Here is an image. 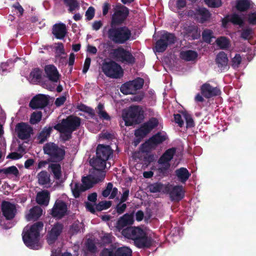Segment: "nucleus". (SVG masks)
<instances>
[{
	"label": "nucleus",
	"instance_id": "nucleus-51",
	"mask_svg": "<svg viewBox=\"0 0 256 256\" xmlns=\"http://www.w3.org/2000/svg\"><path fill=\"white\" fill-rule=\"evenodd\" d=\"M4 174H12L17 177L19 175V171L16 166H12L7 168H4Z\"/></svg>",
	"mask_w": 256,
	"mask_h": 256
},
{
	"label": "nucleus",
	"instance_id": "nucleus-33",
	"mask_svg": "<svg viewBox=\"0 0 256 256\" xmlns=\"http://www.w3.org/2000/svg\"><path fill=\"white\" fill-rule=\"evenodd\" d=\"M166 187V184H164L160 182H156L153 184H150L148 188L151 193H156L162 192H164V189Z\"/></svg>",
	"mask_w": 256,
	"mask_h": 256
},
{
	"label": "nucleus",
	"instance_id": "nucleus-21",
	"mask_svg": "<svg viewBox=\"0 0 256 256\" xmlns=\"http://www.w3.org/2000/svg\"><path fill=\"white\" fill-rule=\"evenodd\" d=\"M182 118L184 119L186 122V128H190L194 126V120L191 116L188 114L184 112L182 113V114H176L174 115V121L180 127H182L184 124Z\"/></svg>",
	"mask_w": 256,
	"mask_h": 256
},
{
	"label": "nucleus",
	"instance_id": "nucleus-6",
	"mask_svg": "<svg viewBox=\"0 0 256 256\" xmlns=\"http://www.w3.org/2000/svg\"><path fill=\"white\" fill-rule=\"evenodd\" d=\"M44 153L49 156L48 162H59L62 161L65 156V150L58 145H44Z\"/></svg>",
	"mask_w": 256,
	"mask_h": 256
},
{
	"label": "nucleus",
	"instance_id": "nucleus-38",
	"mask_svg": "<svg viewBox=\"0 0 256 256\" xmlns=\"http://www.w3.org/2000/svg\"><path fill=\"white\" fill-rule=\"evenodd\" d=\"M38 179L40 185L46 184L50 182V175L45 170H42L38 174Z\"/></svg>",
	"mask_w": 256,
	"mask_h": 256
},
{
	"label": "nucleus",
	"instance_id": "nucleus-5",
	"mask_svg": "<svg viewBox=\"0 0 256 256\" xmlns=\"http://www.w3.org/2000/svg\"><path fill=\"white\" fill-rule=\"evenodd\" d=\"M122 118L126 126H131L134 124L140 122L144 118V111L138 106L130 107L127 110L122 112Z\"/></svg>",
	"mask_w": 256,
	"mask_h": 256
},
{
	"label": "nucleus",
	"instance_id": "nucleus-48",
	"mask_svg": "<svg viewBox=\"0 0 256 256\" xmlns=\"http://www.w3.org/2000/svg\"><path fill=\"white\" fill-rule=\"evenodd\" d=\"M42 114L40 112H34L30 116V122L35 124L40 122L42 119Z\"/></svg>",
	"mask_w": 256,
	"mask_h": 256
},
{
	"label": "nucleus",
	"instance_id": "nucleus-22",
	"mask_svg": "<svg viewBox=\"0 0 256 256\" xmlns=\"http://www.w3.org/2000/svg\"><path fill=\"white\" fill-rule=\"evenodd\" d=\"M46 76L51 82H56L60 79V74L55 66L47 65L44 68Z\"/></svg>",
	"mask_w": 256,
	"mask_h": 256
},
{
	"label": "nucleus",
	"instance_id": "nucleus-62",
	"mask_svg": "<svg viewBox=\"0 0 256 256\" xmlns=\"http://www.w3.org/2000/svg\"><path fill=\"white\" fill-rule=\"evenodd\" d=\"M94 15V9L93 7L90 6L86 12V16L88 20H91Z\"/></svg>",
	"mask_w": 256,
	"mask_h": 256
},
{
	"label": "nucleus",
	"instance_id": "nucleus-8",
	"mask_svg": "<svg viewBox=\"0 0 256 256\" xmlns=\"http://www.w3.org/2000/svg\"><path fill=\"white\" fill-rule=\"evenodd\" d=\"M102 70L106 76L112 78H120L123 74L121 66L112 61L104 63Z\"/></svg>",
	"mask_w": 256,
	"mask_h": 256
},
{
	"label": "nucleus",
	"instance_id": "nucleus-41",
	"mask_svg": "<svg viewBox=\"0 0 256 256\" xmlns=\"http://www.w3.org/2000/svg\"><path fill=\"white\" fill-rule=\"evenodd\" d=\"M40 71L38 69H34L30 73L28 80L30 82L34 84L38 82L40 80Z\"/></svg>",
	"mask_w": 256,
	"mask_h": 256
},
{
	"label": "nucleus",
	"instance_id": "nucleus-54",
	"mask_svg": "<svg viewBox=\"0 0 256 256\" xmlns=\"http://www.w3.org/2000/svg\"><path fill=\"white\" fill-rule=\"evenodd\" d=\"M253 32L252 29L246 28L241 32L240 36L244 40H250L252 36Z\"/></svg>",
	"mask_w": 256,
	"mask_h": 256
},
{
	"label": "nucleus",
	"instance_id": "nucleus-10",
	"mask_svg": "<svg viewBox=\"0 0 256 256\" xmlns=\"http://www.w3.org/2000/svg\"><path fill=\"white\" fill-rule=\"evenodd\" d=\"M164 192L169 194L172 200L179 202L184 196V190L182 186H174L170 184H166Z\"/></svg>",
	"mask_w": 256,
	"mask_h": 256
},
{
	"label": "nucleus",
	"instance_id": "nucleus-14",
	"mask_svg": "<svg viewBox=\"0 0 256 256\" xmlns=\"http://www.w3.org/2000/svg\"><path fill=\"white\" fill-rule=\"evenodd\" d=\"M64 226L60 222H56L52 226L51 230L48 232L46 241L48 244H54L58 240V236L62 233Z\"/></svg>",
	"mask_w": 256,
	"mask_h": 256
},
{
	"label": "nucleus",
	"instance_id": "nucleus-15",
	"mask_svg": "<svg viewBox=\"0 0 256 256\" xmlns=\"http://www.w3.org/2000/svg\"><path fill=\"white\" fill-rule=\"evenodd\" d=\"M114 14L112 16V24L122 22L126 18L128 14V8L120 5H116L114 8Z\"/></svg>",
	"mask_w": 256,
	"mask_h": 256
},
{
	"label": "nucleus",
	"instance_id": "nucleus-50",
	"mask_svg": "<svg viewBox=\"0 0 256 256\" xmlns=\"http://www.w3.org/2000/svg\"><path fill=\"white\" fill-rule=\"evenodd\" d=\"M98 114L100 118L104 120H110V118L108 114L104 110L103 104H100L97 107Z\"/></svg>",
	"mask_w": 256,
	"mask_h": 256
},
{
	"label": "nucleus",
	"instance_id": "nucleus-29",
	"mask_svg": "<svg viewBox=\"0 0 256 256\" xmlns=\"http://www.w3.org/2000/svg\"><path fill=\"white\" fill-rule=\"evenodd\" d=\"M216 62L220 70H224L226 68L228 62L226 54L223 52L218 53L216 57Z\"/></svg>",
	"mask_w": 256,
	"mask_h": 256
},
{
	"label": "nucleus",
	"instance_id": "nucleus-19",
	"mask_svg": "<svg viewBox=\"0 0 256 256\" xmlns=\"http://www.w3.org/2000/svg\"><path fill=\"white\" fill-rule=\"evenodd\" d=\"M96 154L106 162L113 157V150L110 145H98Z\"/></svg>",
	"mask_w": 256,
	"mask_h": 256
},
{
	"label": "nucleus",
	"instance_id": "nucleus-25",
	"mask_svg": "<svg viewBox=\"0 0 256 256\" xmlns=\"http://www.w3.org/2000/svg\"><path fill=\"white\" fill-rule=\"evenodd\" d=\"M90 165L98 172L104 173L102 170H104L106 166V161L101 158L100 157L96 154L95 158H93L90 160Z\"/></svg>",
	"mask_w": 256,
	"mask_h": 256
},
{
	"label": "nucleus",
	"instance_id": "nucleus-32",
	"mask_svg": "<svg viewBox=\"0 0 256 256\" xmlns=\"http://www.w3.org/2000/svg\"><path fill=\"white\" fill-rule=\"evenodd\" d=\"M183 30V32L186 35L191 37L192 39L197 38L200 36V32H198L197 27L193 25L184 27Z\"/></svg>",
	"mask_w": 256,
	"mask_h": 256
},
{
	"label": "nucleus",
	"instance_id": "nucleus-11",
	"mask_svg": "<svg viewBox=\"0 0 256 256\" xmlns=\"http://www.w3.org/2000/svg\"><path fill=\"white\" fill-rule=\"evenodd\" d=\"M67 205L64 202L56 200L51 210L50 214L53 218L60 220L67 215Z\"/></svg>",
	"mask_w": 256,
	"mask_h": 256
},
{
	"label": "nucleus",
	"instance_id": "nucleus-34",
	"mask_svg": "<svg viewBox=\"0 0 256 256\" xmlns=\"http://www.w3.org/2000/svg\"><path fill=\"white\" fill-rule=\"evenodd\" d=\"M180 56L184 60L194 61L197 58L198 54L196 52L192 50L182 51L180 52Z\"/></svg>",
	"mask_w": 256,
	"mask_h": 256
},
{
	"label": "nucleus",
	"instance_id": "nucleus-44",
	"mask_svg": "<svg viewBox=\"0 0 256 256\" xmlns=\"http://www.w3.org/2000/svg\"><path fill=\"white\" fill-rule=\"evenodd\" d=\"M226 20L231 22L234 24L242 26L244 24V20L238 14H234L226 18Z\"/></svg>",
	"mask_w": 256,
	"mask_h": 256
},
{
	"label": "nucleus",
	"instance_id": "nucleus-7",
	"mask_svg": "<svg viewBox=\"0 0 256 256\" xmlns=\"http://www.w3.org/2000/svg\"><path fill=\"white\" fill-rule=\"evenodd\" d=\"M158 124V120L155 118H152L142 125L139 128L136 130L134 133L135 142L139 143L141 140L145 137Z\"/></svg>",
	"mask_w": 256,
	"mask_h": 256
},
{
	"label": "nucleus",
	"instance_id": "nucleus-49",
	"mask_svg": "<svg viewBox=\"0 0 256 256\" xmlns=\"http://www.w3.org/2000/svg\"><path fill=\"white\" fill-rule=\"evenodd\" d=\"M116 247L111 246L108 248H104L100 253V256H115Z\"/></svg>",
	"mask_w": 256,
	"mask_h": 256
},
{
	"label": "nucleus",
	"instance_id": "nucleus-52",
	"mask_svg": "<svg viewBox=\"0 0 256 256\" xmlns=\"http://www.w3.org/2000/svg\"><path fill=\"white\" fill-rule=\"evenodd\" d=\"M84 224L82 223L74 222L70 228V232L71 234H76L78 232H80V229Z\"/></svg>",
	"mask_w": 256,
	"mask_h": 256
},
{
	"label": "nucleus",
	"instance_id": "nucleus-35",
	"mask_svg": "<svg viewBox=\"0 0 256 256\" xmlns=\"http://www.w3.org/2000/svg\"><path fill=\"white\" fill-rule=\"evenodd\" d=\"M160 165L156 168L158 176H166L168 175L169 170L170 167V163L158 164Z\"/></svg>",
	"mask_w": 256,
	"mask_h": 256
},
{
	"label": "nucleus",
	"instance_id": "nucleus-3",
	"mask_svg": "<svg viewBox=\"0 0 256 256\" xmlns=\"http://www.w3.org/2000/svg\"><path fill=\"white\" fill-rule=\"evenodd\" d=\"M80 123L78 118L70 116L63 120L61 123L56 125L54 128L60 132V138L62 142H64L71 138L72 132L80 126Z\"/></svg>",
	"mask_w": 256,
	"mask_h": 256
},
{
	"label": "nucleus",
	"instance_id": "nucleus-58",
	"mask_svg": "<svg viewBox=\"0 0 256 256\" xmlns=\"http://www.w3.org/2000/svg\"><path fill=\"white\" fill-rule=\"evenodd\" d=\"M115 138V136L114 134H111L108 132H104L99 135L98 140L100 142L104 140H112Z\"/></svg>",
	"mask_w": 256,
	"mask_h": 256
},
{
	"label": "nucleus",
	"instance_id": "nucleus-63",
	"mask_svg": "<svg viewBox=\"0 0 256 256\" xmlns=\"http://www.w3.org/2000/svg\"><path fill=\"white\" fill-rule=\"evenodd\" d=\"M22 154H19L15 152H10L7 156V159H11L12 160H19L22 158Z\"/></svg>",
	"mask_w": 256,
	"mask_h": 256
},
{
	"label": "nucleus",
	"instance_id": "nucleus-55",
	"mask_svg": "<svg viewBox=\"0 0 256 256\" xmlns=\"http://www.w3.org/2000/svg\"><path fill=\"white\" fill-rule=\"evenodd\" d=\"M130 82L136 92L142 88L144 84V80L140 78H136Z\"/></svg>",
	"mask_w": 256,
	"mask_h": 256
},
{
	"label": "nucleus",
	"instance_id": "nucleus-4",
	"mask_svg": "<svg viewBox=\"0 0 256 256\" xmlns=\"http://www.w3.org/2000/svg\"><path fill=\"white\" fill-rule=\"evenodd\" d=\"M108 38L115 44H122L131 36V32L126 27L110 28L107 32Z\"/></svg>",
	"mask_w": 256,
	"mask_h": 256
},
{
	"label": "nucleus",
	"instance_id": "nucleus-37",
	"mask_svg": "<svg viewBox=\"0 0 256 256\" xmlns=\"http://www.w3.org/2000/svg\"><path fill=\"white\" fill-rule=\"evenodd\" d=\"M56 180H59L62 176V168L59 164H52L49 166Z\"/></svg>",
	"mask_w": 256,
	"mask_h": 256
},
{
	"label": "nucleus",
	"instance_id": "nucleus-47",
	"mask_svg": "<svg viewBox=\"0 0 256 256\" xmlns=\"http://www.w3.org/2000/svg\"><path fill=\"white\" fill-rule=\"evenodd\" d=\"M86 190V188H84L83 185L78 183H76L74 188H72V194L75 198H79L80 192Z\"/></svg>",
	"mask_w": 256,
	"mask_h": 256
},
{
	"label": "nucleus",
	"instance_id": "nucleus-42",
	"mask_svg": "<svg viewBox=\"0 0 256 256\" xmlns=\"http://www.w3.org/2000/svg\"><path fill=\"white\" fill-rule=\"evenodd\" d=\"M120 91L125 94H134L136 92L130 82L122 84L120 88Z\"/></svg>",
	"mask_w": 256,
	"mask_h": 256
},
{
	"label": "nucleus",
	"instance_id": "nucleus-36",
	"mask_svg": "<svg viewBox=\"0 0 256 256\" xmlns=\"http://www.w3.org/2000/svg\"><path fill=\"white\" fill-rule=\"evenodd\" d=\"M42 210L38 206H34L30 210L28 214L29 220H38L42 214Z\"/></svg>",
	"mask_w": 256,
	"mask_h": 256
},
{
	"label": "nucleus",
	"instance_id": "nucleus-46",
	"mask_svg": "<svg viewBox=\"0 0 256 256\" xmlns=\"http://www.w3.org/2000/svg\"><path fill=\"white\" fill-rule=\"evenodd\" d=\"M216 43L222 49L228 48L230 46V40L224 36H222L218 38L216 40Z\"/></svg>",
	"mask_w": 256,
	"mask_h": 256
},
{
	"label": "nucleus",
	"instance_id": "nucleus-39",
	"mask_svg": "<svg viewBox=\"0 0 256 256\" xmlns=\"http://www.w3.org/2000/svg\"><path fill=\"white\" fill-rule=\"evenodd\" d=\"M52 130V127H45L42 130L38 137V138L40 143H42L46 140L48 137L50 136Z\"/></svg>",
	"mask_w": 256,
	"mask_h": 256
},
{
	"label": "nucleus",
	"instance_id": "nucleus-20",
	"mask_svg": "<svg viewBox=\"0 0 256 256\" xmlns=\"http://www.w3.org/2000/svg\"><path fill=\"white\" fill-rule=\"evenodd\" d=\"M188 14L197 19L202 23L208 20L210 16L208 11L204 8H198L196 10L195 12L193 11L189 12Z\"/></svg>",
	"mask_w": 256,
	"mask_h": 256
},
{
	"label": "nucleus",
	"instance_id": "nucleus-13",
	"mask_svg": "<svg viewBox=\"0 0 256 256\" xmlns=\"http://www.w3.org/2000/svg\"><path fill=\"white\" fill-rule=\"evenodd\" d=\"M112 55L116 60L124 63L133 64L135 61V59L131 53L122 48L114 50Z\"/></svg>",
	"mask_w": 256,
	"mask_h": 256
},
{
	"label": "nucleus",
	"instance_id": "nucleus-24",
	"mask_svg": "<svg viewBox=\"0 0 256 256\" xmlns=\"http://www.w3.org/2000/svg\"><path fill=\"white\" fill-rule=\"evenodd\" d=\"M47 98L42 94H39L34 97L30 102V106L32 109L42 108L48 104Z\"/></svg>",
	"mask_w": 256,
	"mask_h": 256
},
{
	"label": "nucleus",
	"instance_id": "nucleus-30",
	"mask_svg": "<svg viewBox=\"0 0 256 256\" xmlns=\"http://www.w3.org/2000/svg\"><path fill=\"white\" fill-rule=\"evenodd\" d=\"M175 173L176 176L182 183H185L190 176L188 170L186 168L183 167L176 170Z\"/></svg>",
	"mask_w": 256,
	"mask_h": 256
},
{
	"label": "nucleus",
	"instance_id": "nucleus-56",
	"mask_svg": "<svg viewBox=\"0 0 256 256\" xmlns=\"http://www.w3.org/2000/svg\"><path fill=\"white\" fill-rule=\"evenodd\" d=\"M157 145H140V150L142 153L146 154L150 152L152 150H154Z\"/></svg>",
	"mask_w": 256,
	"mask_h": 256
},
{
	"label": "nucleus",
	"instance_id": "nucleus-23",
	"mask_svg": "<svg viewBox=\"0 0 256 256\" xmlns=\"http://www.w3.org/2000/svg\"><path fill=\"white\" fill-rule=\"evenodd\" d=\"M200 92L202 95L206 98H210L220 94L218 88L212 87L208 83H205L201 86Z\"/></svg>",
	"mask_w": 256,
	"mask_h": 256
},
{
	"label": "nucleus",
	"instance_id": "nucleus-31",
	"mask_svg": "<svg viewBox=\"0 0 256 256\" xmlns=\"http://www.w3.org/2000/svg\"><path fill=\"white\" fill-rule=\"evenodd\" d=\"M167 142H168V139L166 135L164 134L158 133L152 137L149 140L148 144H160Z\"/></svg>",
	"mask_w": 256,
	"mask_h": 256
},
{
	"label": "nucleus",
	"instance_id": "nucleus-9",
	"mask_svg": "<svg viewBox=\"0 0 256 256\" xmlns=\"http://www.w3.org/2000/svg\"><path fill=\"white\" fill-rule=\"evenodd\" d=\"M175 41L174 36L170 33L165 31L161 32V37L156 44V52H164L168 44L174 43Z\"/></svg>",
	"mask_w": 256,
	"mask_h": 256
},
{
	"label": "nucleus",
	"instance_id": "nucleus-53",
	"mask_svg": "<svg viewBox=\"0 0 256 256\" xmlns=\"http://www.w3.org/2000/svg\"><path fill=\"white\" fill-rule=\"evenodd\" d=\"M64 4L69 7L68 10L72 12L78 7L76 0H63Z\"/></svg>",
	"mask_w": 256,
	"mask_h": 256
},
{
	"label": "nucleus",
	"instance_id": "nucleus-61",
	"mask_svg": "<svg viewBox=\"0 0 256 256\" xmlns=\"http://www.w3.org/2000/svg\"><path fill=\"white\" fill-rule=\"evenodd\" d=\"M112 186L113 184L112 182H110L107 184L106 189L102 192V195L104 197L106 198L110 194Z\"/></svg>",
	"mask_w": 256,
	"mask_h": 256
},
{
	"label": "nucleus",
	"instance_id": "nucleus-2",
	"mask_svg": "<svg viewBox=\"0 0 256 256\" xmlns=\"http://www.w3.org/2000/svg\"><path fill=\"white\" fill-rule=\"evenodd\" d=\"M44 224L42 222H37L32 224L28 230L24 229L22 232V240L24 244L28 248L38 250L40 232L42 230Z\"/></svg>",
	"mask_w": 256,
	"mask_h": 256
},
{
	"label": "nucleus",
	"instance_id": "nucleus-16",
	"mask_svg": "<svg viewBox=\"0 0 256 256\" xmlns=\"http://www.w3.org/2000/svg\"><path fill=\"white\" fill-rule=\"evenodd\" d=\"M105 174L99 172V174H97L94 176H83L82 179V184L84 188L86 190L92 188L94 184H97L102 181L105 178Z\"/></svg>",
	"mask_w": 256,
	"mask_h": 256
},
{
	"label": "nucleus",
	"instance_id": "nucleus-57",
	"mask_svg": "<svg viewBox=\"0 0 256 256\" xmlns=\"http://www.w3.org/2000/svg\"><path fill=\"white\" fill-rule=\"evenodd\" d=\"M206 4L211 8H218L222 4L221 0H205Z\"/></svg>",
	"mask_w": 256,
	"mask_h": 256
},
{
	"label": "nucleus",
	"instance_id": "nucleus-1",
	"mask_svg": "<svg viewBox=\"0 0 256 256\" xmlns=\"http://www.w3.org/2000/svg\"><path fill=\"white\" fill-rule=\"evenodd\" d=\"M122 234L126 238L133 240L134 245L138 248H148L152 244V238L139 227L128 226L122 230Z\"/></svg>",
	"mask_w": 256,
	"mask_h": 256
},
{
	"label": "nucleus",
	"instance_id": "nucleus-26",
	"mask_svg": "<svg viewBox=\"0 0 256 256\" xmlns=\"http://www.w3.org/2000/svg\"><path fill=\"white\" fill-rule=\"evenodd\" d=\"M176 153V148H172L166 150L158 160V164L170 163Z\"/></svg>",
	"mask_w": 256,
	"mask_h": 256
},
{
	"label": "nucleus",
	"instance_id": "nucleus-27",
	"mask_svg": "<svg viewBox=\"0 0 256 256\" xmlns=\"http://www.w3.org/2000/svg\"><path fill=\"white\" fill-rule=\"evenodd\" d=\"M66 26L63 24H56L52 28V34L58 39L63 38L66 34Z\"/></svg>",
	"mask_w": 256,
	"mask_h": 256
},
{
	"label": "nucleus",
	"instance_id": "nucleus-17",
	"mask_svg": "<svg viewBox=\"0 0 256 256\" xmlns=\"http://www.w3.org/2000/svg\"><path fill=\"white\" fill-rule=\"evenodd\" d=\"M16 132L20 138L27 140L32 134L33 129L28 124L24 122H20L16 124Z\"/></svg>",
	"mask_w": 256,
	"mask_h": 256
},
{
	"label": "nucleus",
	"instance_id": "nucleus-45",
	"mask_svg": "<svg viewBox=\"0 0 256 256\" xmlns=\"http://www.w3.org/2000/svg\"><path fill=\"white\" fill-rule=\"evenodd\" d=\"M112 202L108 200H102L98 204H95L96 211L100 212L102 210H107L112 206Z\"/></svg>",
	"mask_w": 256,
	"mask_h": 256
},
{
	"label": "nucleus",
	"instance_id": "nucleus-12",
	"mask_svg": "<svg viewBox=\"0 0 256 256\" xmlns=\"http://www.w3.org/2000/svg\"><path fill=\"white\" fill-rule=\"evenodd\" d=\"M1 211L2 216L7 220H12L17 213L16 204L6 200L2 202Z\"/></svg>",
	"mask_w": 256,
	"mask_h": 256
},
{
	"label": "nucleus",
	"instance_id": "nucleus-40",
	"mask_svg": "<svg viewBox=\"0 0 256 256\" xmlns=\"http://www.w3.org/2000/svg\"><path fill=\"white\" fill-rule=\"evenodd\" d=\"M115 256H132V250L126 247L122 246L116 248Z\"/></svg>",
	"mask_w": 256,
	"mask_h": 256
},
{
	"label": "nucleus",
	"instance_id": "nucleus-43",
	"mask_svg": "<svg viewBox=\"0 0 256 256\" xmlns=\"http://www.w3.org/2000/svg\"><path fill=\"white\" fill-rule=\"evenodd\" d=\"M250 6V2L248 0H237L236 1V8L240 11L246 10Z\"/></svg>",
	"mask_w": 256,
	"mask_h": 256
},
{
	"label": "nucleus",
	"instance_id": "nucleus-59",
	"mask_svg": "<svg viewBox=\"0 0 256 256\" xmlns=\"http://www.w3.org/2000/svg\"><path fill=\"white\" fill-rule=\"evenodd\" d=\"M126 207L127 206L126 204L120 203V202L118 204H116V206L115 207L114 211L118 215H120L125 212Z\"/></svg>",
	"mask_w": 256,
	"mask_h": 256
},
{
	"label": "nucleus",
	"instance_id": "nucleus-28",
	"mask_svg": "<svg viewBox=\"0 0 256 256\" xmlns=\"http://www.w3.org/2000/svg\"><path fill=\"white\" fill-rule=\"evenodd\" d=\"M50 199V192L48 190H43L37 194L36 201L40 205L46 206L48 204Z\"/></svg>",
	"mask_w": 256,
	"mask_h": 256
},
{
	"label": "nucleus",
	"instance_id": "nucleus-18",
	"mask_svg": "<svg viewBox=\"0 0 256 256\" xmlns=\"http://www.w3.org/2000/svg\"><path fill=\"white\" fill-rule=\"evenodd\" d=\"M134 214H133L126 213L120 216L116 223V227L119 231H122L126 226H130L134 224Z\"/></svg>",
	"mask_w": 256,
	"mask_h": 256
},
{
	"label": "nucleus",
	"instance_id": "nucleus-60",
	"mask_svg": "<svg viewBox=\"0 0 256 256\" xmlns=\"http://www.w3.org/2000/svg\"><path fill=\"white\" fill-rule=\"evenodd\" d=\"M202 38L204 41L210 42V39L212 37V32L211 30H206L202 32Z\"/></svg>",
	"mask_w": 256,
	"mask_h": 256
},
{
	"label": "nucleus",
	"instance_id": "nucleus-64",
	"mask_svg": "<svg viewBox=\"0 0 256 256\" xmlns=\"http://www.w3.org/2000/svg\"><path fill=\"white\" fill-rule=\"evenodd\" d=\"M248 20L250 24H256V12H251L248 14Z\"/></svg>",
	"mask_w": 256,
	"mask_h": 256
}]
</instances>
